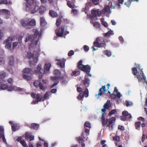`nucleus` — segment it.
<instances>
[{"instance_id": "obj_1", "label": "nucleus", "mask_w": 147, "mask_h": 147, "mask_svg": "<svg viewBox=\"0 0 147 147\" xmlns=\"http://www.w3.org/2000/svg\"><path fill=\"white\" fill-rule=\"evenodd\" d=\"M33 31L34 32V35L28 34L25 40V42L28 41L31 42L29 45V48L30 49L38 48L40 47V43L38 44V42L41 37V34L36 29H34Z\"/></svg>"}, {"instance_id": "obj_2", "label": "nucleus", "mask_w": 147, "mask_h": 147, "mask_svg": "<svg viewBox=\"0 0 147 147\" xmlns=\"http://www.w3.org/2000/svg\"><path fill=\"white\" fill-rule=\"evenodd\" d=\"M140 67V65L136 66L132 69V73L138 79L139 82H142L143 84L145 83L146 77L142 70Z\"/></svg>"}, {"instance_id": "obj_3", "label": "nucleus", "mask_w": 147, "mask_h": 147, "mask_svg": "<svg viewBox=\"0 0 147 147\" xmlns=\"http://www.w3.org/2000/svg\"><path fill=\"white\" fill-rule=\"evenodd\" d=\"M115 117H112L109 119L107 118L106 120L105 118L101 120V121L103 126H106L109 128L110 130H112L115 125Z\"/></svg>"}, {"instance_id": "obj_4", "label": "nucleus", "mask_w": 147, "mask_h": 147, "mask_svg": "<svg viewBox=\"0 0 147 147\" xmlns=\"http://www.w3.org/2000/svg\"><path fill=\"white\" fill-rule=\"evenodd\" d=\"M41 70H42L41 68V64H39L38 65V67L36 69L33 68L31 69L28 68H26L23 70V72L27 74H32L34 73H41ZM42 76V74H40L39 76V79H41Z\"/></svg>"}, {"instance_id": "obj_5", "label": "nucleus", "mask_w": 147, "mask_h": 147, "mask_svg": "<svg viewBox=\"0 0 147 147\" xmlns=\"http://www.w3.org/2000/svg\"><path fill=\"white\" fill-rule=\"evenodd\" d=\"M26 10L27 11H30L32 13L34 14L38 10L39 7L37 5H36L32 9L34 6V0H26Z\"/></svg>"}, {"instance_id": "obj_6", "label": "nucleus", "mask_w": 147, "mask_h": 147, "mask_svg": "<svg viewBox=\"0 0 147 147\" xmlns=\"http://www.w3.org/2000/svg\"><path fill=\"white\" fill-rule=\"evenodd\" d=\"M60 71L59 70L56 69L54 71V74L56 76H52L51 78V80L54 82V84L51 86V88H53L58 83L59 78H60L61 79H63V77L60 76Z\"/></svg>"}, {"instance_id": "obj_7", "label": "nucleus", "mask_w": 147, "mask_h": 147, "mask_svg": "<svg viewBox=\"0 0 147 147\" xmlns=\"http://www.w3.org/2000/svg\"><path fill=\"white\" fill-rule=\"evenodd\" d=\"M21 23L23 26L27 29L31 28L36 24L35 20L33 19L30 21L28 20H22Z\"/></svg>"}, {"instance_id": "obj_8", "label": "nucleus", "mask_w": 147, "mask_h": 147, "mask_svg": "<svg viewBox=\"0 0 147 147\" xmlns=\"http://www.w3.org/2000/svg\"><path fill=\"white\" fill-rule=\"evenodd\" d=\"M38 55L36 52H34L33 54L30 52L27 53V56L28 58L30 59L33 57V61H30L29 62L30 65L31 66L32 65H35L37 63L38 60Z\"/></svg>"}, {"instance_id": "obj_9", "label": "nucleus", "mask_w": 147, "mask_h": 147, "mask_svg": "<svg viewBox=\"0 0 147 147\" xmlns=\"http://www.w3.org/2000/svg\"><path fill=\"white\" fill-rule=\"evenodd\" d=\"M110 8H115V6L112 5V3L111 1L109 2L108 5L105 6L104 8L102 9V13L103 14H105L106 13L109 14L110 13H111Z\"/></svg>"}, {"instance_id": "obj_10", "label": "nucleus", "mask_w": 147, "mask_h": 147, "mask_svg": "<svg viewBox=\"0 0 147 147\" xmlns=\"http://www.w3.org/2000/svg\"><path fill=\"white\" fill-rule=\"evenodd\" d=\"M13 39L12 37H9L7 39L4 41L3 42L4 44L5 45V47L11 52L13 51V50H12L11 49V43Z\"/></svg>"}, {"instance_id": "obj_11", "label": "nucleus", "mask_w": 147, "mask_h": 147, "mask_svg": "<svg viewBox=\"0 0 147 147\" xmlns=\"http://www.w3.org/2000/svg\"><path fill=\"white\" fill-rule=\"evenodd\" d=\"M82 82L86 88L89 86L90 84V80L87 76L85 75L84 79L82 80Z\"/></svg>"}, {"instance_id": "obj_12", "label": "nucleus", "mask_w": 147, "mask_h": 147, "mask_svg": "<svg viewBox=\"0 0 147 147\" xmlns=\"http://www.w3.org/2000/svg\"><path fill=\"white\" fill-rule=\"evenodd\" d=\"M10 14V11L7 9H2L0 10V15H6L5 18L6 19H8L9 18L8 15H9Z\"/></svg>"}, {"instance_id": "obj_13", "label": "nucleus", "mask_w": 147, "mask_h": 147, "mask_svg": "<svg viewBox=\"0 0 147 147\" xmlns=\"http://www.w3.org/2000/svg\"><path fill=\"white\" fill-rule=\"evenodd\" d=\"M64 26H62L61 28L57 29L55 30V32L57 34V36L59 37H61L63 35V33L64 32Z\"/></svg>"}, {"instance_id": "obj_14", "label": "nucleus", "mask_w": 147, "mask_h": 147, "mask_svg": "<svg viewBox=\"0 0 147 147\" xmlns=\"http://www.w3.org/2000/svg\"><path fill=\"white\" fill-rule=\"evenodd\" d=\"M96 41L98 42L99 44H101L102 47L105 46V39L103 37H98L96 38Z\"/></svg>"}, {"instance_id": "obj_15", "label": "nucleus", "mask_w": 147, "mask_h": 147, "mask_svg": "<svg viewBox=\"0 0 147 147\" xmlns=\"http://www.w3.org/2000/svg\"><path fill=\"white\" fill-rule=\"evenodd\" d=\"M91 70V67L88 65H85L82 71L85 72L89 76H91V75L90 74Z\"/></svg>"}, {"instance_id": "obj_16", "label": "nucleus", "mask_w": 147, "mask_h": 147, "mask_svg": "<svg viewBox=\"0 0 147 147\" xmlns=\"http://www.w3.org/2000/svg\"><path fill=\"white\" fill-rule=\"evenodd\" d=\"M105 86H102V87L99 89L98 95V96H102L103 93L107 92V90L105 88Z\"/></svg>"}, {"instance_id": "obj_17", "label": "nucleus", "mask_w": 147, "mask_h": 147, "mask_svg": "<svg viewBox=\"0 0 147 147\" xmlns=\"http://www.w3.org/2000/svg\"><path fill=\"white\" fill-rule=\"evenodd\" d=\"M102 45L101 44H99L96 41H94L93 42V46L92 47V48L93 49V51L96 50L97 49H96L94 47L100 48V47H102Z\"/></svg>"}, {"instance_id": "obj_18", "label": "nucleus", "mask_w": 147, "mask_h": 147, "mask_svg": "<svg viewBox=\"0 0 147 147\" xmlns=\"http://www.w3.org/2000/svg\"><path fill=\"white\" fill-rule=\"evenodd\" d=\"M51 67V64L50 63L45 64L44 69V72L46 74L48 73Z\"/></svg>"}, {"instance_id": "obj_19", "label": "nucleus", "mask_w": 147, "mask_h": 147, "mask_svg": "<svg viewBox=\"0 0 147 147\" xmlns=\"http://www.w3.org/2000/svg\"><path fill=\"white\" fill-rule=\"evenodd\" d=\"M82 60H80L78 63L77 67L81 71L84 67L85 65L82 64Z\"/></svg>"}, {"instance_id": "obj_20", "label": "nucleus", "mask_w": 147, "mask_h": 147, "mask_svg": "<svg viewBox=\"0 0 147 147\" xmlns=\"http://www.w3.org/2000/svg\"><path fill=\"white\" fill-rule=\"evenodd\" d=\"M46 10L45 7L41 5L39 7L38 10L39 13L40 14H43Z\"/></svg>"}, {"instance_id": "obj_21", "label": "nucleus", "mask_w": 147, "mask_h": 147, "mask_svg": "<svg viewBox=\"0 0 147 147\" xmlns=\"http://www.w3.org/2000/svg\"><path fill=\"white\" fill-rule=\"evenodd\" d=\"M58 61V62L57 63V64L60 67L63 68L64 67V62L63 59L61 60L56 59Z\"/></svg>"}, {"instance_id": "obj_22", "label": "nucleus", "mask_w": 147, "mask_h": 147, "mask_svg": "<svg viewBox=\"0 0 147 147\" xmlns=\"http://www.w3.org/2000/svg\"><path fill=\"white\" fill-rule=\"evenodd\" d=\"M11 128L13 131H15L19 129V126L17 124L12 123L11 125Z\"/></svg>"}, {"instance_id": "obj_23", "label": "nucleus", "mask_w": 147, "mask_h": 147, "mask_svg": "<svg viewBox=\"0 0 147 147\" xmlns=\"http://www.w3.org/2000/svg\"><path fill=\"white\" fill-rule=\"evenodd\" d=\"M51 95V92H47L44 95V96H42V98L44 100V101L46 100L49 99V97L50 95Z\"/></svg>"}, {"instance_id": "obj_24", "label": "nucleus", "mask_w": 147, "mask_h": 147, "mask_svg": "<svg viewBox=\"0 0 147 147\" xmlns=\"http://www.w3.org/2000/svg\"><path fill=\"white\" fill-rule=\"evenodd\" d=\"M36 98L38 102L43 101H44V100L42 98V96L41 94H38L36 95Z\"/></svg>"}, {"instance_id": "obj_25", "label": "nucleus", "mask_w": 147, "mask_h": 147, "mask_svg": "<svg viewBox=\"0 0 147 147\" xmlns=\"http://www.w3.org/2000/svg\"><path fill=\"white\" fill-rule=\"evenodd\" d=\"M40 25L42 26H45L46 24L45 20L44 17H41L40 18Z\"/></svg>"}, {"instance_id": "obj_26", "label": "nucleus", "mask_w": 147, "mask_h": 147, "mask_svg": "<svg viewBox=\"0 0 147 147\" xmlns=\"http://www.w3.org/2000/svg\"><path fill=\"white\" fill-rule=\"evenodd\" d=\"M0 4L1 3L4 4H8L10 5L11 4V2L10 0H0Z\"/></svg>"}, {"instance_id": "obj_27", "label": "nucleus", "mask_w": 147, "mask_h": 147, "mask_svg": "<svg viewBox=\"0 0 147 147\" xmlns=\"http://www.w3.org/2000/svg\"><path fill=\"white\" fill-rule=\"evenodd\" d=\"M67 5L70 8L73 9L75 8V5L73 4L70 1H68L67 3Z\"/></svg>"}, {"instance_id": "obj_28", "label": "nucleus", "mask_w": 147, "mask_h": 147, "mask_svg": "<svg viewBox=\"0 0 147 147\" xmlns=\"http://www.w3.org/2000/svg\"><path fill=\"white\" fill-rule=\"evenodd\" d=\"M141 124V123L140 121H137L135 123V126L136 127V128L138 130H139L140 129Z\"/></svg>"}, {"instance_id": "obj_29", "label": "nucleus", "mask_w": 147, "mask_h": 147, "mask_svg": "<svg viewBox=\"0 0 147 147\" xmlns=\"http://www.w3.org/2000/svg\"><path fill=\"white\" fill-rule=\"evenodd\" d=\"M39 126V125L37 123H33L31 125V127L34 129H37Z\"/></svg>"}, {"instance_id": "obj_30", "label": "nucleus", "mask_w": 147, "mask_h": 147, "mask_svg": "<svg viewBox=\"0 0 147 147\" xmlns=\"http://www.w3.org/2000/svg\"><path fill=\"white\" fill-rule=\"evenodd\" d=\"M9 62L10 65H12L14 62V57L13 56H11L9 58Z\"/></svg>"}, {"instance_id": "obj_31", "label": "nucleus", "mask_w": 147, "mask_h": 147, "mask_svg": "<svg viewBox=\"0 0 147 147\" xmlns=\"http://www.w3.org/2000/svg\"><path fill=\"white\" fill-rule=\"evenodd\" d=\"M49 14L52 17H56L57 16V13L55 11L52 10H50V11Z\"/></svg>"}, {"instance_id": "obj_32", "label": "nucleus", "mask_w": 147, "mask_h": 147, "mask_svg": "<svg viewBox=\"0 0 147 147\" xmlns=\"http://www.w3.org/2000/svg\"><path fill=\"white\" fill-rule=\"evenodd\" d=\"M106 109L105 108H104L103 109H102L101 111H102V116L100 117V118L101 119V120H102V119H103L105 118V117L104 115L105 113L106 112V109Z\"/></svg>"}, {"instance_id": "obj_33", "label": "nucleus", "mask_w": 147, "mask_h": 147, "mask_svg": "<svg viewBox=\"0 0 147 147\" xmlns=\"http://www.w3.org/2000/svg\"><path fill=\"white\" fill-rule=\"evenodd\" d=\"M84 127L85 129V128L86 127H88V128H90L91 127L90 123L88 121L84 123Z\"/></svg>"}, {"instance_id": "obj_34", "label": "nucleus", "mask_w": 147, "mask_h": 147, "mask_svg": "<svg viewBox=\"0 0 147 147\" xmlns=\"http://www.w3.org/2000/svg\"><path fill=\"white\" fill-rule=\"evenodd\" d=\"M110 102V101L109 100H107V101L103 107L104 108H105L107 109H108L110 107L109 106V103Z\"/></svg>"}, {"instance_id": "obj_35", "label": "nucleus", "mask_w": 147, "mask_h": 147, "mask_svg": "<svg viewBox=\"0 0 147 147\" xmlns=\"http://www.w3.org/2000/svg\"><path fill=\"white\" fill-rule=\"evenodd\" d=\"M85 97H87L89 96V92L87 88H86L83 95Z\"/></svg>"}, {"instance_id": "obj_36", "label": "nucleus", "mask_w": 147, "mask_h": 147, "mask_svg": "<svg viewBox=\"0 0 147 147\" xmlns=\"http://www.w3.org/2000/svg\"><path fill=\"white\" fill-rule=\"evenodd\" d=\"M108 92L110 94V95L111 97V99H114L116 98L117 95H116V94H115L113 93L111 94V92L109 91H108Z\"/></svg>"}, {"instance_id": "obj_37", "label": "nucleus", "mask_w": 147, "mask_h": 147, "mask_svg": "<svg viewBox=\"0 0 147 147\" xmlns=\"http://www.w3.org/2000/svg\"><path fill=\"white\" fill-rule=\"evenodd\" d=\"M113 34V33L112 31L110 30L107 32L105 34V36H109Z\"/></svg>"}, {"instance_id": "obj_38", "label": "nucleus", "mask_w": 147, "mask_h": 147, "mask_svg": "<svg viewBox=\"0 0 147 147\" xmlns=\"http://www.w3.org/2000/svg\"><path fill=\"white\" fill-rule=\"evenodd\" d=\"M23 77L24 79L28 80H30L31 79V77L28 75V74H24L23 75Z\"/></svg>"}, {"instance_id": "obj_39", "label": "nucleus", "mask_w": 147, "mask_h": 147, "mask_svg": "<svg viewBox=\"0 0 147 147\" xmlns=\"http://www.w3.org/2000/svg\"><path fill=\"white\" fill-rule=\"evenodd\" d=\"M4 131L3 128L2 126H0V137L4 135Z\"/></svg>"}, {"instance_id": "obj_40", "label": "nucleus", "mask_w": 147, "mask_h": 147, "mask_svg": "<svg viewBox=\"0 0 147 147\" xmlns=\"http://www.w3.org/2000/svg\"><path fill=\"white\" fill-rule=\"evenodd\" d=\"M80 74V71H73L72 73V75L75 76H77Z\"/></svg>"}, {"instance_id": "obj_41", "label": "nucleus", "mask_w": 147, "mask_h": 147, "mask_svg": "<svg viewBox=\"0 0 147 147\" xmlns=\"http://www.w3.org/2000/svg\"><path fill=\"white\" fill-rule=\"evenodd\" d=\"M12 88L13 90L20 92L22 91L23 90V89L21 88L20 87H17L15 86H14L13 87H12Z\"/></svg>"}, {"instance_id": "obj_42", "label": "nucleus", "mask_w": 147, "mask_h": 147, "mask_svg": "<svg viewBox=\"0 0 147 147\" xmlns=\"http://www.w3.org/2000/svg\"><path fill=\"white\" fill-rule=\"evenodd\" d=\"M38 86L42 90H44L45 89V87L43 86V84L42 83L39 82L38 84Z\"/></svg>"}, {"instance_id": "obj_43", "label": "nucleus", "mask_w": 147, "mask_h": 147, "mask_svg": "<svg viewBox=\"0 0 147 147\" xmlns=\"http://www.w3.org/2000/svg\"><path fill=\"white\" fill-rule=\"evenodd\" d=\"M31 133L28 132H27L25 134V139L26 140H28L31 136Z\"/></svg>"}, {"instance_id": "obj_44", "label": "nucleus", "mask_w": 147, "mask_h": 147, "mask_svg": "<svg viewBox=\"0 0 147 147\" xmlns=\"http://www.w3.org/2000/svg\"><path fill=\"white\" fill-rule=\"evenodd\" d=\"M8 88V86L5 84H1V89L2 90H5Z\"/></svg>"}, {"instance_id": "obj_45", "label": "nucleus", "mask_w": 147, "mask_h": 147, "mask_svg": "<svg viewBox=\"0 0 147 147\" xmlns=\"http://www.w3.org/2000/svg\"><path fill=\"white\" fill-rule=\"evenodd\" d=\"M6 73L4 71H2L0 73V78L3 79L6 76Z\"/></svg>"}, {"instance_id": "obj_46", "label": "nucleus", "mask_w": 147, "mask_h": 147, "mask_svg": "<svg viewBox=\"0 0 147 147\" xmlns=\"http://www.w3.org/2000/svg\"><path fill=\"white\" fill-rule=\"evenodd\" d=\"M105 54L107 55L108 57L110 56L111 55V52L109 51L106 50L105 51Z\"/></svg>"}, {"instance_id": "obj_47", "label": "nucleus", "mask_w": 147, "mask_h": 147, "mask_svg": "<svg viewBox=\"0 0 147 147\" xmlns=\"http://www.w3.org/2000/svg\"><path fill=\"white\" fill-rule=\"evenodd\" d=\"M116 111L115 109L111 110L109 113V115L111 116L112 115L115 114L116 113Z\"/></svg>"}, {"instance_id": "obj_48", "label": "nucleus", "mask_w": 147, "mask_h": 147, "mask_svg": "<svg viewBox=\"0 0 147 147\" xmlns=\"http://www.w3.org/2000/svg\"><path fill=\"white\" fill-rule=\"evenodd\" d=\"M113 139L114 141H119L120 140V137L119 136H115L113 138Z\"/></svg>"}, {"instance_id": "obj_49", "label": "nucleus", "mask_w": 147, "mask_h": 147, "mask_svg": "<svg viewBox=\"0 0 147 147\" xmlns=\"http://www.w3.org/2000/svg\"><path fill=\"white\" fill-rule=\"evenodd\" d=\"M125 104L126 106L127 107L131 106L133 105V103L131 102H129L128 101H125Z\"/></svg>"}, {"instance_id": "obj_50", "label": "nucleus", "mask_w": 147, "mask_h": 147, "mask_svg": "<svg viewBox=\"0 0 147 147\" xmlns=\"http://www.w3.org/2000/svg\"><path fill=\"white\" fill-rule=\"evenodd\" d=\"M97 11L96 10H92L91 13L92 14L93 17H96L97 16L96 15Z\"/></svg>"}, {"instance_id": "obj_51", "label": "nucleus", "mask_w": 147, "mask_h": 147, "mask_svg": "<svg viewBox=\"0 0 147 147\" xmlns=\"http://www.w3.org/2000/svg\"><path fill=\"white\" fill-rule=\"evenodd\" d=\"M93 26L96 28H99L100 27V24L99 23L95 22L93 23Z\"/></svg>"}, {"instance_id": "obj_52", "label": "nucleus", "mask_w": 147, "mask_h": 147, "mask_svg": "<svg viewBox=\"0 0 147 147\" xmlns=\"http://www.w3.org/2000/svg\"><path fill=\"white\" fill-rule=\"evenodd\" d=\"M84 96L82 95V93L79 94L77 97V98L79 100H83Z\"/></svg>"}, {"instance_id": "obj_53", "label": "nucleus", "mask_w": 147, "mask_h": 147, "mask_svg": "<svg viewBox=\"0 0 147 147\" xmlns=\"http://www.w3.org/2000/svg\"><path fill=\"white\" fill-rule=\"evenodd\" d=\"M78 141L79 143H84V140L83 138L81 137H79L78 140Z\"/></svg>"}, {"instance_id": "obj_54", "label": "nucleus", "mask_w": 147, "mask_h": 147, "mask_svg": "<svg viewBox=\"0 0 147 147\" xmlns=\"http://www.w3.org/2000/svg\"><path fill=\"white\" fill-rule=\"evenodd\" d=\"M61 19L59 18H58L56 21V24L57 26H59L61 23Z\"/></svg>"}, {"instance_id": "obj_55", "label": "nucleus", "mask_w": 147, "mask_h": 147, "mask_svg": "<svg viewBox=\"0 0 147 147\" xmlns=\"http://www.w3.org/2000/svg\"><path fill=\"white\" fill-rule=\"evenodd\" d=\"M78 12L77 10L75 9H72L71 11V13H73L74 15L77 14L78 13Z\"/></svg>"}, {"instance_id": "obj_56", "label": "nucleus", "mask_w": 147, "mask_h": 147, "mask_svg": "<svg viewBox=\"0 0 147 147\" xmlns=\"http://www.w3.org/2000/svg\"><path fill=\"white\" fill-rule=\"evenodd\" d=\"M132 1H131V0H128L127 2L125 3V4L127 7H129L131 5V4Z\"/></svg>"}, {"instance_id": "obj_57", "label": "nucleus", "mask_w": 147, "mask_h": 147, "mask_svg": "<svg viewBox=\"0 0 147 147\" xmlns=\"http://www.w3.org/2000/svg\"><path fill=\"white\" fill-rule=\"evenodd\" d=\"M83 49L85 51L87 52L88 51L89 47L88 46L85 45L83 46Z\"/></svg>"}, {"instance_id": "obj_58", "label": "nucleus", "mask_w": 147, "mask_h": 147, "mask_svg": "<svg viewBox=\"0 0 147 147\" xmlns=\"http://www.w3.org/2000/svg\"><path fill=\"white\" fill-rule=\"evenodd\" d=\"M90 128L86 129L85 128V132L86 133V135L88 136L89 134V131Z\"/></svg>"}, {"instance_id": "obj_59", "label": "nucleus", "mask_w": 147, "mask_h": 147, "mask_svg": "<svg viewBox=\"0 0 147 147\" xmlns=\"http://www.w3.org/2000/svg\"><path fill=\"white\" fill-rule=\"evenodd\" d=\"M101 22L102 24L106 27H107L108 26V25L107 23L104 21V20H101Z\"/></svg>"}, {"instance_id": "obj_60", "label": "nucleus", "mask_w": 147, "mask_h": 147, "mask_svg": "<svg viewBox=\"0 0 147 147\" xmlns=\"http://www.w3.org/2000/svg\"><path fill=\"white\" fill-rule=\"evenodd\" d=\"M92 3L95 5L98 4L99 3L100 0H91Z\"/></svg>"}, {"instance_id": "obj_61", "label": "nucleus", "mask_w": 147, "mask_h": 147, "mask_svg": "<svg viewBox=\"0 0 147 147\" xmlns=\"http://www.w3.org/2000/svg\"><path fill=\"white\" fill-rule=\"evenodd\" d=\"M122 114L123 116L126 117L128 115L129 113L127 111H125L122 112Z\"/></svg>"}, {"instance_id": "obj_62", "label": "nucleus", "mask_w": 147, "mask_h": 147, "mask_svg": "<svg viewBox=\"0 0 147 147\" xmlns=\"http://www.w3.org/2000/svg\"><path fill=\"white\" fill-rule=\"evenodd\" d=\"M74 54V51L73 50L70 51L68 54V55L69 56H71Z\"/></svg>"}, {"instance_id": "obj_63", "label": "nucleus", "mask_w": 147, "mask_h": 147, "mask_svg": "<svg viewBox=\"0 0 147 147\" xmlns=\"http://www.w3.org/2000/svg\"><path fill=\"white\" fill-rule=\"evenodd\" d=\"M20 143L24 147H26V144L24 140H23L21 141Z\"/></svg>"}, {"instance_id": "obj_64", "label": "nucleus", "mask_w": 147, "mask_h": 147, "mask_svg": "<svg viewBox=\"0 0 147 147\" xmlns=\"http://www.w3.org/2000/svg\"><path fill=\"white\" fill-rule=\"evenodd\" d=\"M88 7L87 6H86L84 8H82V11H84L85 12V13H86L87 12V11L88 9Z\"/></svg>"}]
</instances>
